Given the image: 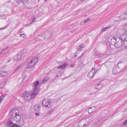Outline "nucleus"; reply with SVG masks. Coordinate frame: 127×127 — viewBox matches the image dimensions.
Instances as JSON below:
<instances>
[{"label": "nucleus", "mask_w": 127, "mask_h": 127, "mask_svg": "<svg viewBox=\"0 0 127 127\" xmlns=\"http://www.w3.org/2000/svg\"><path fill=\"white\" fill-rule=\"evenodd\" d=\"M115 40L116 42L114 44L115 47L117 48L118 51L119 52L123 48L122 41L120 40V38L118 36H115L113 37L111 39V42Z\"/></svg>", "instance_id": "f257e3e1"}, {"label": "nucleus", "mask_w": 127, "mask_h": 127, "mask_svg": "<svg viewBox=\"0 0 127 127\" xmlns=\"http://www.w3.org/2000/svg\"><path fill=\"white\" fill-rule=\"evenodd\" d=\"M38 94V91H33V92H28L25 91L23 94V96L25 99L27 101H29L32 98H34L35 95Z\"/></svg>", "instance_id": "f03ea898"}, {"label": "nucleus", "mask_w": 127, "mask_h": 127, "mask_svg": "<svg viewBox=\"0 0 127 127\" xmlns=\"http://www.w3.org/2000/svg\"><path fill=\"white\" fill-rule=\"evenodd\" d=\"M121 70L118 67H116L113 68L112 70V73L114 75L116 74L121 71Z\"/></svg>", "instance_id": "7ed1b4c3"}, {"label": "nucleus", "mask_w": 127, "mask_h": 127, "mask_svg": "<svg viewBox=\"0 0 127 127\" xmlns=\"http://www.w3.org/2000/svg\"><path fill=\"white\" fill-rule=\"evenodd\" d=\"M51 102L48 101L45 102V100L44 99L42 101V104L43 106H45L46 107L50 108L51 106Z\"/></svg>", "instance_id": "20e7f679"}, {"label": "nucleus", "mask_w": 127, "mask_h": 127, "mask_svg": "<svg viewBox=\"0 0 127 127\" xmlns=\"http://www.w3.org/2000/svg\"><path fill=\"white\" fill-rule=\"evenodd\" d=\"M39 84V83L38 81H37L33 85V87L34 88L33 90V91L36 92V91H38V93H39V91L37 88V86Z\"/></svg>", "instance_id": "39448f33"}, {"label": "nucleus", "mask_w": 127, "mask_h": 127, "mask_svg": "<svg viewBox=\"0 0 127 127\" xmlns=\"http://www.w3.org/2000/svg\"><path fill=\"white\" fill-rule=\"evenodd\" d=\"M120 38V40L123 42L122 41H124L125 40H127V35L126 34H123L121 35L120 37H119Z\"/></svg>", "instance_id": "423d86ee"}, {"label": "nucleus", "mask_w": 127, "mask_h": 127, "mask_svg": "<svg viewBox=\"0 0 127 127\" xmlns=\"http://www.w3.org/2000/svg\"><path fill=\"white\" fill-rule=\"evenodd\" d=\"M8 125L10 127H19L18 125L13 124L11 120H9L8 123Z\"/></svg>", "instance_id": "0eeeda50"}, {"label": "nucleus", "mask_w": 127, "mask_h": 127, "mask_svg": "<svg viewBox=\"0 0 127 127\" xmlns=\"http://www.w3.org/2000/svg\"><path fill=\"white\" fill-rule=\"evenodd\" d=\"M117 67L120 68L121 71L125 67L124 64V63H119L117 64Z\"/></svg>", "instance_id": "6e6552de"}, {"label": "nucleus", "mask_w": 127, "mask_h": 127, "mask_svg": "<svg viewBox=\"0 0 127 127\" xmlns=\"http://www.w3.org/2000/svg\"><path fill=\"white\" fill-rule=\"evenodd\" d=\"M7 74V72L2 70H0V77L6 76Z\"/></svg>", "instance_id": "1a4fd4ad"}, {"label": "nucleus", "mask_w": 127, "mask_h": 127, "mask_svg": "<svg viewBox=\"0 0 127 127\" xmlns=\"http://www.w3.org/2000/svg\"><path fill=\"white\" fill-rule=\"evenodd\" d=\"M126 14H127V13H124L120 15L119 18L122 20H124L125 19L127 18V16H126Z\"/></svg>", "instance_id": "9d476101"}, {"label": "nucleus", "mask_w": 127, "mask_h": 127, "mask_svg": "<svg viewBox=\"0 0 127 127\" xmlns=\"http://www.w3.org/2000/svg\"><path fill=\"white\" fill-rule=\"evenodd\" d=\"M15 116L17 118V120H16V122H19L21 119V117L19 115V112L16 113H15Z\"/></svg>", "instance_id": "9b49d317"}, {"label": "nucleus", "mask_w": 127, "mask_h": 127, "mask_svg": "<svg viewBox=\"0 0 127 127\" xmlns=\"http://www.w3.org/2000/svg\"><path fill=\"white\" fill-rule=\"evenodd\" d=\"M94 75V72L91 71L88 74V77L89 78L91 79L93 78Z\"/></svg>", "instance_id": "f8f14e48"}, {"label": "nucleus", "mask_w": 127, "mask_h": 127, "mask_svg": "<svg viewBox=\"0 0 127 127\" xmlns=\"http://www.w3.org/2000/svg\"><path fill=\"white\" fill-rule=\"evenodd\" d=\"M38 60V58L37 57H33L31 60V62L33 64H32L34 65L37 62Z\"/></svg>", "instance_id": "ddd939ff"}, {"label": "nucleus", "mask_w": 127, "mask_h": 127, "mask_svg": "<svg viewBox=\"0 0 127 127\" xmlns=\"http://www.w3.org/2000/svg\"><path fill=\"white\" fill-rule=\"evenodd\" d=\"M11 117L13 120L15 121L16 122L17 120L16 116H15V113L13 112L12 113L11 115Z\"/></svg>", "instance_id": "4468645a"}, {"label": "nucleus", "mask_w": 127, "mask_h": 127, "mask_svg": "<svg viewBox=\"0 0 127 127\" xmlns=\"http://www.w3.org/2000/svg\"><path fill=\"white\" fill-rule=\"evenodd\" d=\"M22 65H20L19 66L16 67L14 70L13 73H15L17 71L20 70L21 68Z\"/></svg>", "instance_id": "2eb2a0df"}, {"label": "nucleus", "mask_w": 127, "mask_h": 127, "mask_svg": "<svg viewBox=\"0 0 127 127\" xmlns=\"http://www.w3.org/2000/svg\"><path fill=\"white\" fill-rule=\"evenodd\" d=\"M45 34L46 35L45 37H47L48 39H49L52 37L51 34L48 32H45Z\"/></svg>", "instance_id": "dca6fc26"}, {"label": "nucleus", "mask_w": 127, "mask_h": 127, "mask_svg": "<svg viewBox=\"0 0 127 127\" xmlns=\"http://www.w3.org/2000/svg\"><path fill=\"white\" fill-rule=\"evenodd\" d=\"M112 27V26H109L106 27H105L102 28L101 31V32H104L105 31H106L108 29L111 28Z\"/></svg>", "instance_id": "f3484780"}, {"label": "nucleus", "mask_w": 127, "mask_h": 127, "mask_svg": "<svg viewBox=\"0 0 127 127\" xmlns=\"http://www.w3.org/2000/svg\"><path fill=\"white\" fill-rule=\"evenodd\" d=\"M33 64L31 61V62H29L27 65V68H31L32 66H34V64Z\"/></svg>", "instance_id": "a211bd4d"}, {"label": "nucleus", "mask_w": 127, "mask_h": 127, "mask_svg": "<svg viewBox=\"0 0 127 127\" xmlns=\"http://www.w3.org/2000/svg\"><path fill=\"white\" fill-rule=\"evenodd\" d=\"M40 106L38 104L35 105L34 106L35 109L36 111H38L40 110Z\"/></svg>", "instance_id": "6ab92c4d"}, {"label": "nucleus", "mask_w": 127, "mask_h": 127, "mask_svg": "<svg viewBox=\"0 0 127 127\" xmlns=\"http://www.w3.org/2000/svg\"><path fill=\"white\" fill-rule=\"evenodd\" d=\"M67 64L66 63L64 64L63 65H61L58 67V68L59 69H63L65 68L67 65Z\"/></svg>", "instance_id": "aec40b11"}, {"label": "nucleus", "mask_w": 127, "mask_h": 127, "mask_svg": "<svg viewBox=\"0 0 127 127\" xmlns=\"http://www.w3.org/2000/svg\"><path fill=\"white\" fill-rule=\"evenodd\" d=\"M124 33L125 34H127V32L126 31L127 30V25L126 24H125L124 25Z\"/></svg>", "instance_id": "412c9836"}, {"label": "nucleus", "mask_w": 127, "mask_h": 127, "mask_svg": "<svg viewBox=\"0 0 127 127\" xmlns=\"http://www.w3.org/2000/svg\"><path fill=\"white\" fill-rule=\"evenodd\" d=\"M84 48V47L81 44V45L79 46L77 48L78 51H80Z\"/></svg>", "instance_id": "4be33fe9"}, {"label": "nucleus", "mask_w": 127, "mask_h": 127, "mask_svg": "<svg viewBox=\"0 0 127 127\" xmlns=\"http://www.w3.org/2000/svg\"><path fill=\"white\" fill-rule=\"evenodd\" d=\"M49 80V78L47 77H45L43 79L42 81V82L44 83L45 82Z\"/></svg>", "instance_id": "5701e85b"}, {"label": "nucleus", "mask_w": 127, "mask_h": 127, "mask_svg": "<svg viewBox=\"0 0 127 127\" xmlns=\"http://www.w3.org/2000/svg\"><path fill=\"white\" fill-rule=\"evenodd\" d=\"M21 53L17 55V59L18 60H20L21 59Z\"/></svg>", "instance_id": "b1692460"}, {"label": "nucleus", "mask_w": 127, "mask_h": 127, "mask_svg": "<svg viewBox=\"0 0 127 127\" xmlns=\"http://www.w3.org/2000/svg\"><path fill=\"white\" fill-rule=\"evenodd\" d=\"M24 125V122L22 121L21 122H20L19 123V127H20V126H23Z\"/></svg>", "instance_id": "393cba45"}, {"label": "nucleus", "mask_w": 127, "mask_h": 127, "mask_svg": "<svg viewBox=\"0 0 127 127\" xmlns=\"http://www.w3.org/2000/svg\"><path fill=\"white\" fill-rule=\"evenodd\" d=\"M100 83L99 84H97V85L96 86H95V88L96 89H99L101 88V87H99L100 85Z\"/></svg>", "instance_id": "a878e982"}, {"label": "nucleus", "mask_w": 127, "mask_h": 127, "mask_svg": "<svg viewBox=\"0 0 127 127\" xmlns=\"http://www.w3.org/2000/svg\"><path fill=\"white\" fill-rule=\"evenodd\" d=\"M91 18H89L87 19H86L84 21V23H86L87 22H89Z\"/></svg>", "instance_id": "bb28decb"}, {"label": "nucleus", "mask_w": 127, "mask_h": 127, "mask_svg": "<svg viewBox=\"0 0 127 127\" xmlns=\"http://www.w3.org/2000/svg\"><path fill=\"white\" fill-rule=\"evenodd\" d=\"M53 110H51L49 111L47 113V115H49L51 114L53 112Z\"/></svg>", "instance_id": "cd10ccee"}, {"label": "nucleus", "mask_w": 127, "mask_h": 127, "mask_svg": "<svg viewBox=\"0 0 127 127\" xmlns=\"http://www.w3.org/2000/svg\"><path fill=\"white\" fill-rule=\"evenodd\" d=\"M92 71V72H93V71H94V74H95V73L97 71V70L96 69H95L94 68H93L92 70L91 71Z\"/></svg>", "instance_id": "c85d7f7f"}, {"label": "nucleus", "mask_w": 127, "mask_h": 127, "mask_svg": "<svg viewBox=\"0 0 127 127\" xmlns=\"http://www.w3.org/2000/svg\"><path fill=\"white\" fill-rule=\"evenodd\" d=\"M4 96L3 95H2L0 96V100H1L2 101L4 99Z\"/></svg>", "instance_id": "c756f323"}, {"label": "nucleus", "mask_w": 127, "mask_h": 127, "mask_svg": "<svg viewBox=\"0 0 127 127\" xmlns=\"http://www.w3.org/2000/svg\"><path fill=\"white\" fill-rule=\"evenodd\" d=\"M94 115H92L90 116L89 117V118L90 119H92L94 118Z\"/></svg>", "instance_id": "7c9ffc66"}, {"label": "nucleus", "mask_w": 127, "mask_h": 127, "mask_svg": "<svg viewBox=\"0 0 127 127\" xmlns=\"http://www.w3.org/2000/svg\"><path fill=\"white\" fill-rule=\"evenodd\" d=\"M36 18L35 17H34L32 19V20H33L32 22L30 24H32V23L34 22H35V20L36 19Z\"/></svg>", "instance_id": "2f4dec72"}, {"label": "nucleus", "mask_w": 127, "mask_h": 127, "mask_svg": "<svg viewBox=\"0 0 127 127\" xmlns=\"http://www.w3.org/2000/svg\"><path fill=\"white\" fill-rule=\"evenodd\" d=\"M8 47H7L5 49H3L1 51L3 52V53L8 48Z\"/></svg>", "instance_id": "473e14b6"}, {"label": "nucleus", "mask_w": 127, "mask_h": 127, "mask_svg": "<svg viewBox=\"0 0 127 127\" xmlns=\"http://www.w3.org/2000/svg\"><path fill=\"white\" fill-rule=\"evenodd\" d=\"M7 25H6L5 27H4L3 28H0V30H2L3 29H5L7 27Z\"/></svg>", "instance_id": "72a5a7b5"}, {"label": "nucleus", "mask_w": 127, "mask_h": 127, "mask_svg": "<svg viewBox=\"0 0 127 127\" xmlns=\"http://www.w3.org/2000/svg\"><path fill=\"white\" fill-rule=\"evenodd\" d=\"M127 124V119L125 121L124 123V125H126Z\"/></svg>", "instance_id": "f704fd0d"}, {"label": "nucleus", "mask_w": 127, "mask_h": 127, "mask_svg": "<svg viewBox=\"0 0 127 127\" xmlns=\"http://www.w3.org/2000/svg\"><path fill=\"white\" fill-rule=\"evenodd\" d=\"M16 1L18 3L20 2L21 1V0H16Z\"/></svg>", "instance_id": "c9c22d12"}, {"label": "nucleus", "mask_w": 127, "mask_h": 127, "mask_svg": "<svg viewBox=\"0 0 127 127\" xmlns=\"http://www.w3.org/2000/svg\"><path fill=\"white\" fill-rule=\"evenodd\" d=\"M89 110V111H88V112L89 113H91L93 112V111H91V110Z\"/></svg>", "instance_id": "e433bc0d"}, {"label": "nucleus", "mask_w": 127, "mask_h": 127, "mask_svg": "<svg viewBox=\"0 0 127 127\" xmlns=\"http://www.w3.org/2000/svg\"><path fill=\"white\" fill-rule=\"evenodd\" d=\"M83 53H82V55L80 57H78V59H79L80 58H81V57H82V55H83Z\"/></svg>", "instance_id": "4c0bfd02"}, {"label": "nucleus", "mask_w": 127, "mask_h": 127, "mask_svg": "<svg viewBox=\"0 0 127 127\" xmlns=\"http://www.w3.org/2000/svg\"><path fill=\"white\" fill-rule=\"evenodd\" d=\"M92 108V107H90L89 108H88V109L89 110H90Z\"/></svg>", "instance_id": "58836bf2"}, {"label": "nucleus", "mask_w": 127, "mask_h": 127, "mask_svg": "<svg viewBox=\"0 0 127 127\" xmlns=\"http://www.w3.org/2000/svg\"><path fill=\"white\" fill-rule=\"evenodd\" d=\"M36 115H39V114L38 113H36Z\"/></svg>", "instance_id": "ea45409f"}, {"label": "nucleus", "mask_w": 127, "mask_h": 127, "mask_svg": "<svg viewBox=\"0 0 127 127\" xmlns=\"http://www.w3.org/2000/svg\"><path fill=\"white\" fill-rule=\"evenodd\" d=\"M97 123H98L100 121L99 120H97Z\"/></svg>", "instance_id": "a19ab883"}, {"label": "nucleus", "mask_w": 127, "mask_h": 127, "mask_svg": "<svg viewBox=\"0 0 127 127\" xmlns=\"http://www.w3.org/2000/svg\"><path fill=\"white\" fill-rule=\"evenodd\" d=\"M10 61V60H9V61H7V63H9Z\"/></svg>", "instance_id": "79ce46f5"}, {"label": "nucleus", "mask_w": 127, "mask_h": 127, "mask_svg": "<svg viewBox=\"0 0 127 127\" xmlns=\"http://www.w3.org/2000/svg\"><path fill=\"white\" fill-rule=\"evenodd\" d=\"M3 52H2L1 51L0 52V54L2 53H3Z\"/></svg>", "instance_id": "37998d69"}, {"label": "nucleus", "mask_w": 127, "mask_h": 127, "mask_svg": "<svg viewBox=\"0 0 127 127\" xmlns=\"http://www.w3.org/2000/svg\"><path fill=\"white\" fill-rule=\"evenodd\" d=\"M77 56V55H75V57H76Z\"/></svg>", "instance_id": "c03bdc74"}, {"label": "nucleus", "mask_w": 127, "mask_h": 127, "mask_svg": "<svg viewBox=\"0 0 127 127\" xmlns=\"http://www.w3.org/2000/svg\"><path fill=\"white\" fill-rule=\"evenodd\" d=\"M1 101H2L0 100V104L1 103Z\"/></svg>", "instance_id": "a18cd8bd"}, {"label": "nucleus", "mask_w": 127, "mask_h": 127, "mask_svg": "<svg viewBox=\"0 0 127 127\" xmlns=\"http://www.w3.org/2000/svg\"><path fill=\"white\" fill-rule=\"evenodd\" d=\"M71 66H72V67L73 66V65H71Z\"/></svg>", "instance_id": "49530a36"}, {"label": "nucleus", "mask_w": 127, "mask_h": 127, "mask_svg": "<svg viewBox=\"0 0 127 127\" xmlns=\"http://www.w3.org/2000/svg\"><path fill=\"white\" fill-rule=\"evenodd\" d=\"M82 0L83 1H84L85 0Z\"/></svg>", "instance_id": "de8ad7c7"}, {"label": "nucleus", "mask_w": 127, "mask_h": 127, "mask_svg": "<svg viewBox=\"0 0 127 127\" xmlns=\"http://www.w3.org/2000/svg\"><path fill=\"white\" fill-rule=\"evenodd\" d=\"M85 125V124L84 125V126Z\"/></svg>", "instance_id": "09e8293b"}, {"label": "nucleus", "mask_w": 127, "mask_h": 127, "mask_svg": "<svg viewBox=\"0 0 127 127\" xmlns=\"http://www.w3.org/2000/svg\"><path fill=\"white\" fill-rule=\"evenodd\" d=\"M126 13H127V12ZM126 16H127V14H126Z\"/></svg>", "instance_id": "8fccbe9b"}, {"label": "nucleus", "mask_w": 127, "mask_h": 127, "mask_svg": "<svg viewBox=\"0 0 127 127\" xmlns=\"http://www.w3.org/2000/svg\"><path fill=\"white\" fill-rule=\"evenodd\" d=\"M57 76V77H58V76Z\"/></svg>", "instance_id": "3c124183"}]
</instances>
